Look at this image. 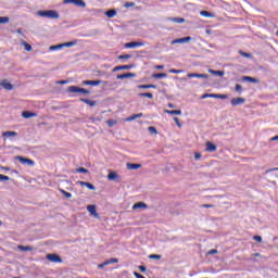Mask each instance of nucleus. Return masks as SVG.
<instances>
[{"mask_svg":"<svg viewBox=\"0 0 278 278\" xmlns=\"http://www.w3.org/2000/svg\"><path fill=\"white\" fill-rule=\"evenodd\" d=\"M37 16L40 18H51L58 21V18H60V13L55 10H39L37 11Z\"/></svg>","mask_w":278,"mask_h":278,"instance_id":"nucleus-1","label":"nucleus"},{"mask_svg":"<svg viewBox=\"0 0 278 278\" xmlns=\"http://www.w3.org/2000/svg\"><path fill=\"white\" fill-rule=\"evenodd\" d=\"M18 134L16 131H4L2 132V138L4 142H14Z\"/></svg>","mask_w":278,"mask_h":278,"instance_id":"nucleus-2","label":"nucleus"},{"mask_svg":"<svg viewBox=\"0 0 278 278\" xmlns=\"http://www.w3.org/2000/svg\"><path fill=\"white\" fill-rule=\"evenodd\" d=\"M64 5H75L76 8H86L84 0H63Z\"/></svg>","mask_w":278,"mask_h":278,"instance_id":"nucleus-3","label":"nucleus"},{"mask_svg":"<svg viewBox=\"0 0 278 278\" xmlns=\"http://www.w3.org/2000/svg\"><path fill=\"white\" fill-rule=\"evenodd\" d=\"M67 91L70 92H79L80 94H90V91L84 88H79L77 86H70Z\"/></svg>","mask_w":278,"mask_h":278,"instance_id":"nucleus-4","label":"nucleus"},{"mask_svg":"<svg viewBox=\"0 0 278 278\" xmlns=\"http://www.w3.org/2000/svg\"><path fill=\"white\" fill-rule=\"evenodd\" d=\"M125 49H136V47H144L142 41H131L124 45Z\"/></svg>","mask_w":278,"mask_h":278,"instance_id":"nucleus-5","label":"nucleus"},{"mask_svg":"<svg viewBox=\"0 0 278 278\" xmlns=\"http://www.w3.org/2000/svg\"><path fill=\"white\" fill-rule=\"evenodd\" d=\"M190 40H192V37H182L172 40L170 45H184L185 42H190Z\"/></svg>","mask_w":278,"mask_h":278,"instance_id":"nucleus-6","label":"nucleus"},{"mask_svg":"<svg viewBox=\"0 0 278 278\" xmlns=\"http://www.w3.org/2000/svg\"><path fill=\"white\" fill-rule=\"evenodd\" d=\"M16 160L20 161L21 164H24L25 166H34V161L27 157L23 156H16Z\"/></svg>","mask_w":278,"mask_h":278,"instance_id":"nucleus-7","label":"nucleus"},{"mask_svg":"<svg viewBox=\"0 0 278 278\" xmlns=\"http://www.w3.org/2000/svg\"><path fill=\"white\" fill-rule=\"evenodd\" d=\"M187 77L189 79H192L194 77L198 79H208L210 76H207L206 74L189 73V74H187Z\"/></svg>","mask_w":278,"mask_h":278,"instance_id":"nucleus-8","label":"nucleus"},{"mask_svg":"<svg viewBox=\"0 0 278 278\" xmlns=\"http://www.w3.org/2000/svg\"><path fill=\"white\" fill-rule=\"evenodd\" d=\"M87 212H89L90 216L93 218H99V213H97V206L96 205H88L87 206Z\"/></svg>","mask_w":278,"mask_h":278,"instance_id":"nucleus-9","label":"nucleus"},{"mask_svg":"<svg viewBox=\"0 0 278 278\" xmlns=\"http://www.w3.org/2000/svg\"><path fill=\"white\" fill-rule=\"evenodd\" d=\"M106 178L109 179V181H118V179H121V176L116 172H110Z\"/></svg>","mask_w":278,"mask_h":278,"instance_id":"nucleus-10","label":"nucleus"},{"mask_svg":"<svg viewBox=\"0 0 278 278\" xmlns=\"http://www.w3.org/2000/svg\"><path fill=\"white\" fill-rule=\"evenodd\" d=\"M0 86L1 88H4V90H12V88H14V86H12V84L5 79L0 80Z\"/></svg>","mask_w":278,"mask_h":278,"instance_id":"nucleus-11","label":"nucleus"},{"mask_svg":"<svg viewBox=\"0 0 278 278\" xmlns=\"http://www.w3.org/2000/svg\"><path fill=\"white\" fill-rule=\"evenodd\" d=\"M244 98H233L231 99L230 103L233 108H236V105H242V103H244Z\"/></svg>","mask_w":278,"mask_h":278,"instance_id":"nucleus-12","label":"nucleus"},{"mask_svg":"<svg viewBox=\"0 0 278 278\" xmlns=\"http://www.w3.org/2000/svg\"><path fill=\"white\" fill-rule=\"evenodd\" d=\"M126 168L128 170H138V168H142L141 164H136V163H127Z\"/></svg>","mask_w":278,"mask_h":278,"instance_id":"nucleus-13","label":"nucleus"},{"mask_svg":"<svg viewBox=\"0 0 278 278\" xmlns=\"http://www.w3.org/2000/svg\"><path fill=\"white\" fill-rule=\"evenodd\" d=\"M78 186L88 188V190H97V188L94 187V185L90 184V182H86V181H77Z\"/></svg>","mask_w":278,"mask_h":278,"instance_id":"nucleus-14","label":"nucleus"},{"mask_svg":"<svg viewBox=\"0 0 278 278\" xmlns=\"http://www.w3.org/2000/svg\"><path fill=\"white\" fill-rule=\"evenodd\" d=\"M47 260H49V262H53V263H58V262H62V260L60 258V256H58V254H48Z\"/></svg>","mask_w":278,"mask_h":278,"instance_id":"nucleus-15","label":"nucleus"},{"mask_svg":"<svg viewBox=\"0 0 278 278\" xmlns=\"http://www.w3.org/2000/svg\"><path fill=\"white\" fill-rule=\"evenodd\" d=\"M118 260L117 258H110L108 261H105L104 263L98 265V268H103L104 266H108L110 264H117Z\"/></svg>","mask_w":278,"mask_h":278,"instance_id":"nucleus-16","label":"nucleus"},{"mask_svg":"<svg viewBox=\"0 0 278 278\" xmlns=\"http://www.w3.org/2000/svg\"><path fill=\"white\" fill-rule=\"evenodd\" d=\"M242 81H250V84H260V79L253 78L251 76H243L241 78Z\"/></svg>","mask_w":278,"mask_h":278,"instance_id":"nucleus-17","label":"nucleus"},{"mask_svg":"<svg viewBox=\"0 0 278 278\" xmlns=\"http://www.w3.org/2000/svg\"><path fill=\"white\" fill-rule=\"evenodd\" d=\"M101 80H85L83 81V86H99Z\"/></svg>","mask_w":278,"mask_h":278,"instance_id":"nucleus-18","label":"nucleus"},{"mask_svg":"<svg viewBox=\"0 0 278 278\" xmlns=\"http://www.w3.org/2000/svg\"><path fill=\"white\" fill-rule=\"evenodd\" d=\"M205 151H207L208 153H214V151H216V146L207 141Z\"/></svg>","mask_w":278,"mask_h":278,"instance_id":"nucleus-19","label":"nucleus"},{"mask_svg":"<svg viewBox=\"0 0 278 278\" xmlns=\"http://www.w3.org/2000/svg\"><path fill=\"white\" fill-rule=\"evenodd\" d=\"M129 68H132V65H119L113 68V72L116 73V71H129Z\"/></svg>","mask_w":278,"mask_h":278,"instance_id":"nucleus-20","label":"nucleus"},{"mask_svg":"<svg viewBox=\"0 0 278 278\" xmlns=\"http://www.w3.org/2000/svg\"><path fill=\"white\" fill-rule=\"evenodd\" d=\"M23 118H35V116H38V114L29 112V111H24L22 113Z\"/></svg>","mask_w":278,"mask_h":278,"instance_id":"nucleus-21","label":"nucleus"},{"mask_svg":"<svg viewBox=\"0 0 278 278\" xmlns=\"http://www.w3.org/2000/svg\"><path fill=\"white\" fill-rule=\"evenodd\" d=\"M136 118H142V113L131 115V116L127 117L125 121H126V123H131V121H136Z\"/></svg>","mask_w":278,"mask_h":278,"instance_id":"nucleus-22","label":"nucleus"},{"mask_svg":"<svg viewBox=\"0 0 278 278\" xmlns=\"http://www.w3.org/2000/svg\"><path fill=\"white\" fill-rule=\"evenodd\" d=\"M129 77H136V74L126 73V74L117 75V79H128Z\"/></svg>","mask_w":278,"mask_h":278,"instance_id":"nucleus-23","label":"nucleus"},{"mask_svg":"<svg viewBox=\"0 0 278 278\" xmlns=\"http://www.w3.org/2000/svg\"><path fill=\"white\" fill-rule=\"evenodd\" d=\"M147 207V204L143 202H138L132 205V210H144Z\"/></svg>","mask_w":278,"mask_h":278,"instance_id":"nucleus-24","label":"nucleus"},{"mask_svg":"<svg viewBox=\"0 0 278 278\" xmlns=\"http://www.w3.org/2000/svg\"><path fill=\"white\" fill-rule=\"evenodd\" d=\"M104 14L108 18H114V16H116V10L111 9V10L106 11Z\"/></svg>","mask_w":278,"mask_h":278,"instance_id":"nucleus-25","label":"nucleus"},{"mask_svg":"<svg viewBox=\"0 0 278 278\" xmlns=\"http://www.w3.org/2000/svg\"><path fill=\"white\" fill-rule=\"evenodd\" d=\"M164 112H165V114L181 116V110H174V111L165 110Z\"/></svg>","mask_w":278,"mask_h":278,"instance_id":"nucleus-26","label":"nucleus"},{"mask_svg":"<svg viewBox=\"0 0 278 278\" xmlns=\"http://www.w3.org/2000/svg\"><path fill=\"white\" fill-rule=\"evenodd\" d=\"M208 73L211 75H217L218 77H223V75H225V72H223V71L208 70Z\"/></svg>","mask_w":278,"mask_h":278,"instance_id":"nucleus-27","label":"nucleus"},{"mask_svg":"<svg viewBox=\"0 0 278 278\" xmlns=\"http://www.w3.org/2000/svg\"><path fill=\"white\" fill-rule=\"evenodd\" d=\"M200 14L204 16L205 18H214V14L210 13L207 11H200Z\"/></svg>","mask_w":278,"mask_h":278,"instance_id":"nucleus-28","label":"nucleus"},{"mask_svg":"<svg viewBox=\"0 0 278 278\" xmlns=\"http://www.w3.org/2000/svg\"><path fill=\"white\" fill-rule=\"evenodd\" d=\"M61 45H62L63 49H64V47L71 48V47H75L77 45V41H68V42H64Z\"/></svg>","mask_w":278,"mask_h":278,"instance_id":"nucleus-29","label":"nucleus"},{"mask_svg":"<svg viewBox=\"0 0 278 278\" xmlns=\"http://www.w3.org/2000/svg\"><path fill=\"white\" fill-rule=\"evenodd\" d=\"M7 23H10V17L0 16V25H7Z\"/></svg>","mask_w":278,"mask_h":278,"instance_id":"nucleus-30","label":"nucleus"},{"mask_svg":"<svg viewBox=\"0 0 278 278\" xmlns=\"http://www.w3.org/2000/svg\"><path fill=\"white\" fill-rule=\"evenodd\" d=\"M83 103H86L87 105H90V108H94L97 105V102L81 99Z\"/></svg>","mask_w":278,"mask_h":278,"instance_id":"nucleus-31","label":"nucleus"},{"mask_svg":"<svg viewBox=\"0 0 278 278\" xmlns=\"http://www.w3.org/2000/svg\"><path fill=\"white\" fill-rule=\"evenodd\" d=\"M22 47H24L25 51H31V45L27 43L26 41L21 42Z\"/></svg>","mask_w":278,"mask_h":278,"instance_id":"nucleus-32","label":"nucleus"},{"mask_svg":"<svg viewBox=\"0 0 278 278\" xmlns=\"http://www.w3.org/2000/svg\"><path fill=\"white\" fill-rule=\"evenodd\" d=\"M60 49H63L62 43L56 45V46H51V47L49 48V51H60Z\"/></svg>","mask_w":278,"mask_h":278,"instance_id":"nucleus-33","label":"nucleus"},{"mask_svg":"<svg viewBox=\"0 0 278 278\" xmlns=\"http://www.w3.org/2000/svg\"><path fill=\"white\" fill-rule=\"evenodd\" d=\"M138 88L139 89H148V88L155 89V88H157V86H155V85H139Z\"/></svg>","mask_w":278,"mask_h":278,"instance_id":"nucleus-34","label":"nucleus"},{"mask_svg":"<svg viewBox=\"0 0 278 278\" xmlns=\"http://www.w3.org/2000/svg\"><path fill=\"white\" fill-rule=\"evenodd\" d=\"M61 194H63V197H65L66 199H71L73 197V194H71V192H66L64 189H60Z\"/></svg>","mask_w":278,"mask_h":278,"instance_id":"nucleus-35","label":"nucleus"},{"mask_svg":"<svg viewBox=\"0 0 278 278\" xmlns=\"http://www.w3.org/2000/svg\"><path fill=\"white\" fill-rule=\"evenodd\" d=\"M17 249L20 251H33V248L29 247V245H26V247L25 245H18Z\"/></svg>","mask_w":278,"mask_h":278,"instance_id":"nucleus-36","label":"nucleus"},{"mask_svg":"<svg viewBox=\"0 0 278 278\" xmlns=\"http://www.w3.org/2000/svg\"><path fill=\"white\" fill-rule=\"evenodd\" d=\"M152 77L154 79H162V78L166 77V74L165 73L153 74Z\"/></svg>","mask_w":278,"mask_h":278,"instance_id":"nucleus-37","label":"nucleus"},{"mask_svg":"<svg viewBox=\"0 0 278 278\" xmlns=\"http://www.w3.org/2000/svg\"><path fill=\"white\" fill-rule=\"evenodd\" d=\"M118 122L116 119H108L106 121V125L109 127H114V125H116Z\"/></svg>","mask_w":278,"mask_h":278,"instance_id":"nucleus-38","label":"nucleus"},{"mask_svg":"<svg viewBox=\"0 0 278 278\" xmlns=\"http://www.w3.org/2000/svg\"><path fill=\"white\" fill-rule=\"evenodd\" d=\"M213 99H228V96L227 94L213 93Z\"/></svg>","mask_w":278,"mask_h":278,"instance_id":"nucleus-39","label":"nucleus"},{"mask_svg":"<svg viewBox=\"0 0 278 278\" xmlns=\"http://www.w3.org/2000/svg\"><path fill=\"white\" fill-rule=\"evenodd\" d=\"M148 257L149 260H162V255L160 254H150Z\"/></svg>","mask_w":278,"mask_h":278,"instance_id":"nucleus-40","label":"nucleus"},{"mask_svg":"<svg viewBox=\"0 0 278 278\" xmlns=\"http://www.w3.org/2000/svg\"><path fill=\"white\" fill-rule=\"evenodd\" d=\"M201 99H214V93H204L201 96Z\"/></svg>","mask_w":278,"mask_h":278,"instance_id":"nucleus-41","label":"nucleus"},{"mask_svg":"<svg viewBox=\"0 0 278 278\" xmlns=\"http://www.w3.org/2000/svg\"><path fill=\"white\" fill-rule=\"evenodd\" d=\"M173 22H174V23L181 24V23H185L186 20H184L182 17H175V18H173Z\"/></svg>","mask_w":278,"mask_h":278,"instance_id":"nucleus-42","label":"nucleus"},{"mask_svg":"<svg viewBox=\"0 0 278 278\" xmlns=\"http://www.w3.org/2000/svg\"><path fill=\"white\" fill-rule=\"evenodd\" d=\"M148 131H150V134L157 135V129L153 126L148 127Z\"/></svg>","mask_w":278,"mask_h":278,"instance_id":"nucleus-43","label":"nucleus"},{"mask_svg":"<svg viewBox=\"0 0 278 278\" xmlns=\"http://www.w3.org/2000/svg\"><path fill=\"white\" fill-rule=\"evenodd\" d=\"M0 181H10V177L3 174H0Z\"/></svg>","mask_w":278,"mask_h":278,"instance_id":"nucleus-44","label":"nucleus"},{"mask_svg":"<svg viewBox=\"0 0 278 278\" xmlns=\"http://www.w3.org/2000/svg\"><path fill=\"white\" fill-rule=\"evenodd\" d=\"M129 58H131V55L129 54H123L118 56V60H129Z\"/></svg>","mask_w":278,"mask_h":278,"instance_id":"nucleus-45","label":"nucleus"},{"mask_svg":"<svg viewBox=\"0 0 278 278\" xmlns=\"http://www.w3.org/2000/svg\"><path fill=\"white\" fill-rule=\"evenodd\" d=\"M169 73H174L175 75H179V73H184V70H169Z\"/></svg>","mask_w":278,"mask_h":278,"instance_id":"nucleus-46","label":"nucleus"},{"mask_svg":"<svg viewBox=\"0 0 278 278\" xmlns=\"http://www.w3.org/2000/svg\"><path fill=\"white\" fill-rule=\"evenodd\" d=\"M139 97H147L148 99H153V93H140Z\"/></svg>","mask_w":278,"mask_h":278,"instance_id":"nucleus-47","label":"nucleus"},{"mask_svg":"<svg viewBox=\"0 0 278 278\" xmlns=\"http://www.w3.org/2000/svg\"><path fill=\"white\" fill-rule=\"evenodd\" d=\"M134 5H136V3H134V2L124 3V8H134Z\"/></svg>","mask_w":278,"mask_h":278,"instance_id":"nucleus-48","label":"nucleus"},{"mask_svg":"<svg viewBox=\"0 0 278 278\" xmlns=\"http://www.w3.org/2000/svg\"><path fill=\"white\" fill-rule=\"evenodd\" d=\"M76 173H85V174H87L88 169H86L84 167H79V168L76 169Z\"/></svg>","mask_w":278,"mask_h":278,"instance_id":"nucleus-49","label":"nucleus"},{"mask_svg":"<svg viewBox=\"0 0 278 278\" xmlns=\"http://www.w3.org/2000/svg\"><path fill=\"white\" fill-rule=\"evenodd\" d=\"M216 253H218V250L213 249L207 252V255H216Z\"/></svg>","mask_w":278,"mask_h":278,"instance_id":"nucleus-50","label":"nucleus"},{"mask_svg":"<svg viewBox=\"0 0 278 278\" xmlns=\"http://www.w3.org/2000/svg\"><path fill=\"white\" fill-rule=\"evenodd\" d=\"M235 90H236V92H242V86L241 85H236Z\"/></svg>","mask_w":278,"mask_h":278,"instance_id":"nucleus-51","label":"nucleus"},{"mask_svg":"<svg viewBox=\"0 0 278 278\" xmlns=\"http://www.w3.org/2000/svg\"><path fill=\"white\" fill-rule=\"evenodd\" d=\"M240 55H242V58H251L250 53L242 52V51H240Z\"/></svg>","mask_w":278,"mask_h":278,"instance_id":"nucleus-52","label":"nucleus"},{"mask_svg":"<svg viewBox=\"0 0 278 278\" xmlns=\"http://www.w3.org/2000/svg\"><path fill=\"white\" fill-rule=\"evenodd\" d=\"M174 122L176 123L177 127H181V123H179V118L174 117Z\"/></svg>","mask_w":278,"mask_h":278,"instance_id":"nucleus-53","label":"nucleus"},{"mask_svg":"<svg viewBox=\"0 0 278 278\" xmlns=\"http://www.w3.org/2000/svg\"><path fill=\"white\" fill-rule=\"evenodd\" d=\"M194 160H201V153L195 152L194 153Z\"/></svg>","mask_w":278,"mask_h":278,"instance_id":"nucleus-54","label":"nucleus"},{"mask_svg":"<svg viewBox=\"0 0 278 278\" xmlns=\"http://www.w3.org/2000/svg\"><path fill=\"white\" fill-rule=\"evenodd\" d=\"M254 240L256 242H262V237L261 236H254Z\"/></svg>","mask_w":278,"mask_h":278,"instance_id":"nucleus-55","label":"nucleus"},{"mask_svg":"<svg viewBox=\"0 0 278 278\" xmlns=\"http://www.w3.org/2000/svg\"><path fill=\"white\" fill-rule=\"evenodd\" d=\"M139 270H140L141 273H147V267H144V266H139Z\"/></svg>","mask_w":278,"mask_h":278,"instance_id":"nucleus-56","label":"nucleus"},{"mask_svg":"<svg viewBox=\"0 0 278 278\" xmlns=\"http://www.w3.org/2000/svg\"><path fill=\"white\" fill-rule=\"evenodd\" d=\"M276 140H278V136L271 137V138L269 139V142H275Z\"/></svg>","mask_w":278,"mask_h":278,"instance_id":"nucleus-57","label":"nucleus"},{"mask_svg":"<svg viewBox=\"0 0 278 278\" xmlns=\"http://www.w3.org/2000/svg\"><path fill=\"white\" fill-rule=\"evenodd\" d=\"M155 68L162 71L164 68V65H156Z\"/></svg>","mask_w":278,"mask_h":278,"instance_id":"nucleus-58","label":"nucleus"},{"mask_svg":"<svg viewBox=\"0 0 278 278\" xmlns=\"http://www.w3.org/2000/svg\"><path fill=\"white\" fill-rule=\"evenodd\" d=\"M0 170H10V167H3V166H1V167H0Z\"/></svg>","mask_w":278,"mask_h":278,"instance_id":"nucleus-59","label":"nucleus"},{"mask_svg":"<svg viewBox=\"0 0 278 278\" xmlns=\"http://www.w3.org/2000/svg\"><path fill=\"white\" fill-rule=\"evenodd\" d=\"M59 84H66V80H60Z\"/></svg>","mask_w":278,"mask_h":278,"instance_id":"nucleus-60","label":"nucleus"},{"mask_svg":"<svg viewBox=\"0 0 278 278\" xmlns=\"http://www.w3.org/2000/svg\"><path fill=\"white\" fill-rule=\"evenodd\" d=\"M168 108H172V109H173V108H175V105H173V104L169 103V104H168Z\"/></svg>","mask_w":278,"mask_h":278,"instance_id":"nucleus-61","label":"nucleus"},{"mask_svg":"<svg viewBox=\"0 0 278 278\" xmlns=\"http://www.w3.org/2000/svg\"><path fill=\"white\" fill-rule=\"evenodd\" d=\"M180 81H186V78H181Z\"/></svg>","mask_w":278,"mask_h":278,"instance_id":"nucleus-62","label":"nucleus"},{"mask_svg":"<svg viewBox=\"0 0 278 278\" xmlns=\"http://www.w3.org/2000/svg\"><path fill=\"white\" fill-rule=\"evenodd\" d=\"M0 225H1V222H0Z\"/></svg>","mask_w":278,"mask_h":278,"instance_id":"nucleus-63","label":"nucleus"}]
</instances>
